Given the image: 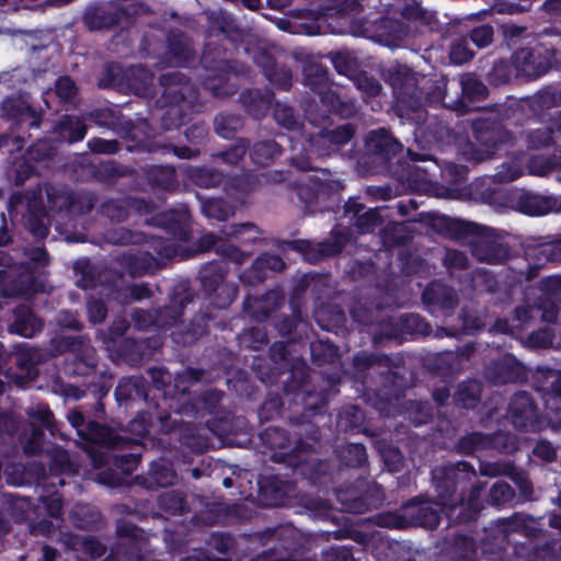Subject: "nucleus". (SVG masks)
Masks as SVG:
<instances>
[{
  "instance_id": "obj_58",
  "label": "nucleus",
  "mask_w": 561,
  "mask_h": 561,
  "mask_svg": "<svg viewBox=\"0 0 561 561\" xmlns=\"http://www.w3.org/2000/svg\"><path fill=\"white\" fill-rule=\"evenodd\" d=\"M261 495L265 505L277 506L284 502L286 491L278 481L266 479L261 484Z\"/></svg>"
},
{
  "instance_id": "obj_30",
  "label": "nucleus",
  "mask_w": 561,
  "mask_h": 561,
  "mask_svg": "<svg viewBox=\"0 0 561 561\" xmlns=\"http://www.w3.org/2000/svg\"><path fill=\"white\" fill-rule=\"evenodd\" d=\"M43 329V321L36 317L32 309L25 305L13 310V319L9 324V332L23 337H32Z\"/></svg>"
},
{
  "instance_id": "obj_36",
  "label": "nucleus",
  "mask_w": 561,
  "mask_h": 561,
  "mask_svg": "<svg viewBox=\"0 0 561 561\" xmlns=\"http://www.w3.org/2000/svg\"><path fill=\"white\" fill-rule=\"evenodd\" d=\"M438 87L444 90L443 105L454 111L466 112L468 104L465 102L459 79L448 80L445 77L438 79Z\"/></svg>"
},
{
  "instance_id": "obj_49",
  "label": "nucleus",
  "mask_w": 561,
  "mask_h": 561,
  "mask_svg": "<svg viewBox=\"0 0 561 561\" xmlns=\"http://www.w3.org/2000/svg\"><path fill=\"white\" fill-rule=\"evenodd\" d=\"M243 127V119L240 115L219 113L214 118V129L222 138H230Z\"/></svg>"
},
{
  "instance_id": "obj_40",
  "label": "nucleus",
  "mask_w": 561,
  "mask_h": 561,
  "mask_svg": "<svg viewBox=\"0 0 561 561\" xmlns=\"http://www.w3.org/2000/svg\"><path fill=\"white\" fill-rule=\"evenodd\" d=\"M118 402L146 398V386L142 377L122 378L115 389Z\"/></svg>"
},
{
  "instance_id": "obj_47",
  "label": "nucleus",
  "mask_w": 561,
  "mask_h": 561,
  "mask_svg": "<svg viewBox=\"0 0 561 561\" xmlns=\"http://www.w3.org/2000/svg\"><path fill=\"white\" fill-rule=\"evenodd\" d=\"M280 152V146L275 140H261L253 145L250 157L255 164L268 165Z\"/></svg>"
},
{
  "instance_id": "obj_41",
  "label": "nucleus",
  "mask_w": 561,
  "mask_h": 561,
  "mask_svg": "<svg viewBox=\"0 0 561 561\" xmlns=\"http://www.w3.org/2000/svg\"><path fill=\"white\" fill-rule=\"evenodd\" d=\"M481 383L476 380H467L458 385L454 393V402L465 409H473L481 399Z\"/></svg>"
},
{
  "instance_id": "obj_57",
  "label": "nucleus",
  "mask_w": 561,
  "mask_h": 561,
  "mask_svg": "<svg viewBox=\"0 0 561 561\" xmlns=\"http://www.w3.org/2000/svg\"><path fill=\"white\" fill-rule=\"evenodd\" d=\"M279 296L277 293L272 291L266 295V301H272L270 306L263 305V301H260L256 298H248L244 301V309L247 312L253 314L254 317L259 318H266L268 313L276 309L279 305Z\"/></svg>"
},
{
  "instance_id": "obj_45",
  "label": "nucleus",
  "mask_w": 561,
  "mask_h": 561,
  "mask_svg": "<svg viewBox=\"0 0 561 561\" xmlns=\"http://www.w3.org/2000/svg\"><path fill=\"white\" fill-rule=\"evenodd\" d=\"M465 102L482 101L488 96L486 85L473 73H466L459 78Z\"/></svg>"
},
{
  "instance_id": "obj_56",
  "label": "nucleus",
  "mask_w": 561,
  "mask_h": 561,
  "mask_svg": "<svg viewBox=\"0 0 561 561\" xmlns=\"http://www.w3.org/2000/svg\"><path fill=\"white\" fill-rule=\"evenodd\" d=\"M310 354L314 364H333L337 359V348L330 342L316 341L310 344Z\"/></svg>"
},
{
  "instance_id": "obj_25",
  "label": "nucleus",
  "mask_w": 561,
  "mask_h": 561,
  "mask_svg": "<svg viewBox=\"0 0 561 561\" xmlns=\"http://www.w3.org/2000/svg\"><path fill=\"white\" fill-rule=\"evenodd\" d=\"M69 353L75 356L77 366L75 373L78 375H89L96 369L98 358L95 350L87 335L71 336Z\"/></svg>"
},
{
  "instance_id": "obj_32",
  "label": "nucleus",
  "mask_w": 561,
  "mask_h": 561,
  "mask_svg": "<svg viewBox=\"0 0 561 561\" xmlns=\"http://www.w3.org/2000/svg\"><path fill=\"white\" fill-rule=\"evenodd\" d=\"M517 209L531 216L557 211L558 198L533 193L522 194L516 202Z\"/></svg>"
},
{
  "instance_id": "obj_59",
  "label": "nucleus",
  "mask_w": 561,
  "mask_h": 561,
  "mask_svg": "<svg viewBox=\"0 0 561 561\" xmlns=\"http://www.w3.org/2000/svg\"><path fill=\"white\" fill-rule=\"evenodd\" d=\"M159 505L161 510L172 515H181L186 511V502L183 494L174 490L160 494Z\"/></svg>"
},
{
  "instance_id": "obj_15",
  "label": "nucleus",
  "mask_w": 561,
  "mask_h": 561,
  "mask_svg": "<svg viewBox=\"0 0 561 561\" xmlns=\"http://www.w3.org/2000/svg\"><path fill=\"white\" fill-rule=\"evenodd\" d=\"M348 241V237L342 231H332L330 236L318 243L309 240L287 241L286 244L304 254L305 259L311 263H317L330 256L339 254Z\"/></svg>"
},
{
  "instance_id": "obj_22",
  "label": "nucleus",
  "mask_w": 561,
  "mask_h": 561,
  "mask_svg": "<svg viewBox=\"0 0 561 561\" xmlns=\"http://www.w3.org/2000/svg\"><path fill=\"white\" fill-rule=\"evenodd\" d=\"M193 291L186 284H179L174 287L171 304L159 310L154 317V323L160 327L176 324L182 316L183 307L193 301Z\"/></svg>"
},
{
  "instance_id": "obj_38",
  "label": "nucleus",
  "mask_w": 561,
  "mask_h": 561,
  "mask_svg": "<svg viewBox=\"0 0 561 561\" xmlns=\"http://www.w3.org/2000/svg\"><path fill=\"white\" fill-rule=\"evenodd\" d=\"M321 176H314L312 182L316 187H311L308 184L300 185L298 188V197L306 204H313L318 201L321 194H324L327 190H333L339 186L337 183L329 179L330 172L328 170L320 171Z\"/></svg>"
},
{
  "instance_id": "obj_37",
  "label": "nucleus",
  "mask_w": 561,
  "mask_h": 561,
  "mask_svg": "<svg viewBox=\"0 0 561 561\" xmlns=\"http://www.w3.org/2000/svg\"><path fill=\"white\" fill-rule=\"evenodd\" d=\"M383 500L381 486L377 483H373L364 495L357 497H346L343 500L344 508L354 514H362L369 508V506H376Z\"/></svg>"
},
{
  "instance_id": "obj_16",
  "label": "nucleus",
  "mask_w": 561,
  "mask_h": 561,
  "mask_svg": "<svg viewBox=\"0 0 561 561\" xmlns=\"http://www.w3.org/2000/svg\"><path fill=\"white\" fill-rule=\"evenodd\" d=\"M0 116L18 124H26L30 129H38L42 113L31 103L28 94H16L0 102Z\"/></svg>"
},
{
  "instance_id": "obj_42",
  "label": "nucleus",
  "mask_w": 561,
  "mask_h": 561,
  "mask_svg": "<svg viewBox=\"0 0 561 561\" xmlns=\"http://www.w3.org/2000/svg\"><path fill=\"white\" fill-rule=\"evenodd\" d=\"M28 419V427H43L54 434L56 422L51 410L43 403L33 404L25 409Z\"/></svg>"
},
{
  "instance_id": "obj_4",
  "label": "nucleus",
  "mask_w": 561,
  "mask_h": 561,
  "mask_svg": "<svg viewBox=\"0 0 561 561\" xmlns=\"http://www.w3.org/2000/svg\"><path fill=\"white\" fill-rule=\"evenodd\" d=\"M178 253L176 245L170 240L152 238L147 250L124 252L117 256L119 266L131 277L154 273L164 262Z\"/></svg>"
},
{
  "instance_id": "obj_6",
  "label": "nucleus",
  "mask_w": 561,
  "mask_h": 561,
  "mask_svg": "<svg viewBox=\"0 0 561 561\" xmlns=\"http://www.w3.org/2000/svg\"><path fill=\"white\" fill-rule=\"evenodd\" d=\"M67 419L72 427L76 428L77 435L90 454H92L90 447L93 446L106 449H123L133 443V439L123 436L119 432L105 424L93 420L87 421L78 410L69 411Z\"/></svg>"
},
{
  "instance_id": "obj_14",
  "label": "nucleus",
  "mask_w": 561,
  "mask_h": 561,
  "mask_svg": "<svg viewBox=\"0 0 561 561\" xmlns=\"http://www.w3.org/2000/svg\"><path fill=\"white\" fill-rule=\"evenodd\" d=\"M472 137L463 154L469 161L482 162L493 156L500 140L499 127L488 119H476L472 123Z\"/></svg>"
},
{
  "instance_id": "obj_7",
  "label": "nucleus",
  "mask_w": 561,
  "mask_h": 561,
  "mask_svg": "<svg viewBox=\"0 0 561 561\" xmlns=\"http://www.w3.org/2000/svg\"><path fill=\"white\" fill-rule=\"evenodd\" d=\"M296 60L302 64L304 84L309 87L327 106L324 114L331 110H337L339 96L330 90L329 71L318 58L304 51H294Z\"/></svg>"
},
{
  "instance_id": "obj_34",
  "label": "nucleus",
  "mask_w": 561,
  "mask_h": 561,
  "mask_svg": "<svg viewBox=\"0 0 561 561\" xmlns=\"http://www.w3.org/2000/svg\"><path fill=\"white\" fill-rule=\"evenodd\" d=\"M168 54L171 61L184 65L194 57V49L188 37L180 31H172L168 35Z\"/></svg>"
},
{
  "instance_id": "obj_21",
  "label": "nucleus",
  "mask_w": 561,
  "mask_h": 561,
  "mask_svg": "<svg viewBox=\"0 0 561 561\" xmlns=\"http://www.w3.org/2000/svg\"><path fill=\"white\" fill-rule=\"evenodd\" d=\"M119 542L113 554V561H141L144 540L140 538V529L126 525L118 528Z\"/></svg>"
},
{
  "instance_id": "obj_28",
  "label": "nucleus",
  "mask_w": 561,
  "mask_h": 561,
  "mask_svg": "<svg viewBox=\"0 0 561 561\" xmlns=\"http://www.w3.org/2000/svg\"><path fill=\"white\" fill-rule=\"evenodd\" d=\"M366 148L369 153L377 156L382 161H387L401 151L402 144L388 130L381 128L369 133Z\"/></svg>"
},
{
  "instance_id": "obj_3",
  "label": "nucleus",
  "mask_w": 561,
  "mask_h": 561,
  "mask_svg": "<svg viewBox=\"0 0 561 561\" xmlns=\"http://www.w3.org/2000/svg\"><path fill=\"white\" fill-rule=\"evenodd\" d=\"M383 78L393 89L401 116L409 115V111L415 112V119L424 118L425 112V84L424 77L419 79L408 68L388 69Z\"/></svg>"
},
{
  "instance_id": "obj_20",
  "label": "nucleus",
  "mask_w": 561,
  "mask_h": 561,
  "mask_svg": "<svg viewBox=\"0 0 561 561\" xmlns=\"http://www.w3.org/2000/svg\"><path fill=\"white\" fill-rule=\"evenodd\" d=\"M508 416L516 428L529 431L538 421V413L530 396L520 391L513 396L508 407Z\"/></svg>"
},
{
  "instance_id": "obj_53",
  "label": "nucleus",
  "mask_w": 561,
  "mask_h": 561,
  "mask_svg": "<svg viewBox=\"0 0 561 561\" xmlns=\"http://www.w3.org/2000/svg\"><path fill=\"white\" fill-rule=\"evenodd\" d=\"M202 211L208 218L225 221L234 215V207L221 198H209L202 203Z\"/></svg>"
},
{
  "instance_id": "obj_2",
  "label": "nucleus",
  "mask_w": 561,
  "mask_h": 561,
  "mask_svg": "<svg viewBox=\"0 0 561 561\" xmlns=\"http://www.w3.org/2000/svg\"><path fill=\"white\" fill-rule=\"evenodd\" d=\"M477 477L474 467L468 461L436 467L432 471V478L440 505L447 510L455 500L462 502L465 490Z\"/></svg>"
},
{
  "instance_id": "obj_52",
  "label": "nucleus",
  "mask_w": 561,
  "mask_h": 561,
  "mask_svg": "<svg viewBox=\"0 0 561 561\" xmlns=\"http://www.w3.org/2000/svg\"><path fill=\"white\" fill-rule=\"evenodd\" d=\"M535 111H543L561 105V87H546L530 99Z\"/></svg>"
},
{
  "instance_id": "obj_5",
  "label": "nucleus",
  "mask_w": 561,
  "mask_h": 561,
  "mask_svg": "<svg viewBox=\"0 0 561 561\" xmlns=\"http://www.w3.org/2000/svg\"><path fill=\"white\" fill-rule=\"evenodd\" d=\"M201 62L207 75L204 78L205 88L216 98H226L237 91V87L229 82L231 75H244L247 67L236 60H229L220 56L211 44L206 46Z\"/></svg>"
},
{
  "instance_id": "obj_54",
  "label": "nucleus",
  "mask_w": 561,
  "mask_h": 561,
  "mask_svg": "<svg viewBox=\"0 0 561 561\" xmlns=\"http://www.w3.org/2000/svg\"><path fill=\"white\" fill-rule=\"evenodd\" d=\"M45 434L39 427L25 430L21 435V445L24 454L35 456L44 450Z\"/></svg>"
},
{
  "instance_id": "obj_61",
  "label": "nucleus",
  "mask_w": 561,
  "mask_h": 561,
  "mask_svg": "<svg viewBox=\"0 0 561 561\" xmlns=\"http://www.w3.org/2000/svg\"><path fill=\"white\" fill-rule=\"evenodd\" d=\"M50 470L56 473L75 474L78 471V467L71 461L68 451L54 447L50 453Z\"/></svg>"
},
{
  "instance_id": "obj_17",
  "label": "nucleus",
  "mask_w": 561,
  "mask_h": 561,
  "mask_svg": "<svg viewBox=\"0 0 561 561\" xmlns=\"http://www.w3.org/2000/svg\"><path fill=\"white\" fill-rule=\"evenodd\" d=\"M485 482L474 479L465 490L462 502L454 501L446 510L449 520L455 524L468 523L476 519L483 508L480 500L481 493L485 488Z\"/></svg>"
},
{
  "instance_id": "obj_9",
  "label": "nucleus",
  "mask_w": 561,
  "mask_h": 561,
  "mask_svg": "<svg viewBox=\"0 0 561 561\" xmlns=\"http://www.w3.org/2000/svg\"><path fill=\"white\" fill-rule=\"evenodd\" d=\"M152 73L142 65L124 69L118 64L108 65L99 81L101 88L117 90H130L135 94H141L152 84Z\"/></svg>"
},
{
  "instance_id": "obj_55",
  "label": "nucleus",
  "mask_w": 561,
  "mask_h": 561,
  "mask_svg": "<svg viewBox=\"0 0 561 561\" xmlns=\"http://www.w3.org/2000/svg\"><path fill=\"white\" fill-rule=\"evenodd\" d=\"M336 454L342 463L348 467H359L366 459V449L362 444H347L336 449Z\"/></svg>"
},
{
  "instance_id": "obj_13",
  "label": "nucleus",
  "mask_w": 561,
  "mask_h": 561,
  "mask_svg": "<svg viewBox=\"0 0 561 561\" xmlns=\"http://www.w3.org/2000/svg\"><path fill=\"white\" fill-rule=\"evenodd\" d=\"M469 245L472 256L480 263L503 264L512 256L510 245L499 233L490 229L473 237Z\"/></svg>"
},
{
  "instance_id": "obj_35",
  "label": "nucleus",
  "mask_w": 561,
  "mask_h": 561,
  "mask_svg": "<svg viewBox=\"0 0 561 561\" xmlns=\"http://www.w3.org/2000/svg\"><path fill=\"white\" fill-rule=\"evenodd\" d=\"M47 360L46 353L43 350L32 347L27 344L22 345L15 354V363L25 377L32 379L37 375L36 365Z\"/></svg>"
},
{
  "instance_id": "obj_10",
  "label": "nucleus",
  "mask_w": 561,
  "mask_h": 561,
  "mask_svg": "<svg viewBox=\"0 0 561 561\" xmlns=\"http://www.w3.org/2000/svg\"><path fill=\"white\" fill-rule=\"evenodd\" d=\"M137 11V5L133 2L91 4L85 8L82 22L90 31H104L129 22Z\"/></svg>"
},
{
  "instance_id": "obj_50",
  "label": "nucleus",
  "mask_w": 561,
  "mask_h": 561,
  "mask_svg": "<svg viewBox=\"0 0 561 561\" xmlns=\"http://www.w3.org/2000/svg\"><path fill=\"white\" fill-rule=\"evenodd\" d=\"M58 129L60 136L69 142L79 141L83 139L87 133V126L77 116H64L59 124Z\"/></svg>"
},
{
  "instance_id": "obj_43",
  "label": "nucleus",
  "mask_w": 561,
  "mask_h": 561,
  "mask_svg": "<svg viewBox=\"0 0 561 561\" xmlns=\"http://www.w3.org/2000/svg\"><path fill=\"white\" fill-rule=\"evenodd\" d=\"M240 101L249 114L260 117L270 107L272 95L263 94L259 90H247L241 93Z\"/></svg>"
},
{
  "instance_id": "obj_33",
  "label": "nucleus",
  "mask_w": 561,
  "mask_h": 561,
  "mask_svg": "<svg viewBox=\"0 0 561 561\" xmlns=\"http://www.w3.org/2000/svg\"><path fill=\"white\" fill-rule=\"evenodd\" d=\"M561 138V113L551 119L550 125L541 126L527 134V142L531 149H540L551 144L558 145Z\"/></svg>"
},
{
  "instance_id": "obj_8",
  "label": "nucleus",
  "mask_w": 561,
  "mask_h": 561,
  "mask_svg": "<svg viewBox=\"0 0 561 561\" xmlns=\"http://www.w3.org/2000/svg\"><path fill=\"white\" fill-rule=\"evenodd\" d=\"M353 364L359 374L378 375L398 388L404 386L405 368L402 366L400 356L389 357L377 353L359 352L354 355Z\"/></svg>"
},
{
  "instance_id": "obj_39",
  "label": "nucleus",
  "mask_w": 561,
  "mask_h": 561,
  "mask_svg": "<svg viewBox=\"0 0 561 561\" xmlns=\"http://www.w3.org/2000/svg\"><path fill=\"white\" fill-rule=\"evenodd\" d=\"M325 57L331 60L339 75L352 79L359 71L360 64L354 51L340 49L330 51Z\"/></svg>"
},
{
  "instance_id": "obj_44",
  "label": "nucleus",
  "mask_w": 561,
  "mask_h": 561,
  "mask_svg": "<svg viewBox=\"0 0 561 561\" xmlns=\"http://www.w3.org/2000/svg\"><path fill=\"white\" fill-rule=\"evenodd\" d=\"M490 442L489 434L471 432L459 438L456 449L463 455H473L479 451L490 450Z\"/></svg>"
},
{
  "instance_id": "obj_26",
  "label": "nucleus",
  "mask_w": 561,
  "mask_h": 561,
  "mask_svg": "<svg viewBox=\"0 0 561 561\" xmlns=\"http://www.w3.org/2000/svg\"><path fill=\"white\" fill-rule=\"evenodd\" d=\"M409 527L434 528L440 519V510L428 501L412 500L405 504Z\"/></svg>"
},
{
  "instance_id": "obj_63",
  "label": "nucleus",
  "mask_w": 561,
  "mask_h": 561,
  "mask_svg": "<svg viewBox=\"0 0 561 561\" xmlns=\"http://www.w3.org/2000/svg\"><path fill=\"white\" fill-rule=\"evenodd\" d=\"M442 262L451 275L469 268L470 265L467 254L456 249H446Z\"/></svg>"
},
{
  "instance_id": "obj_48",
  "label": "nucleus",
  "mask_w": 561,
  "mask_h": 561,
  "mask_svg": "<svg viewBox=\"0 0 561 561\" xmlns=\"http://www.w3.org/2000/svg\"><path fill=\"white\" fill-rule=\"evenodd\" d=\"M147 179L152 186L164 191L173 190L176 185L173 167H150L147 170Z\"/></svg>"
},
{
  "instance_id": "obj_46",
  "label": "nucleus",
  "mask_w": 561,
  "mask_h": 561,
  "mask_svg": "<svg viewBox=\"0 0 561 561\" xmlns=\"http://www.w3.org/2000/svg\"><path fill=\"white\" fill-rule=\"evenodd\" d=\"M190 219V211L186 207H180L167 213L160 214L156 218L159 226H163L173 233L182 234Z\"/></svg>"
},
{
  "instance_id": "obj_27",
  "label": "nucleus",
  "mask_w": 561,
  "mask_h": 561,
  "mask_svg": "<svg viewBox=\"0 0 561 561\" xmlns=\"http://www.w3.org/2000/svg\"><path fill=\"white\" fill-rule=\"evenodd\" d=\"M474 344L467 343L456 352L439 353L434 363L435 369L442 375L457 374L463 370L466 364L474 353Z\"/></svg>"
},
{
  "instance_id": "obj_24",
  "label": "nucleus",
  "mask_w": 561,
  "mask_h": 561,
  "mask_svg": "<svg viewBox=\"0 0 561 561\" xmlns=\"http://www.w3.org/2000/svg\"><path fill=\"white\" fill-rule=\"evenodd\" d=\"M524 376V368L512 355L491 362L485 368V377L494 385L515 382Z\"/></svg>"
},
{
  "instance_id": "obj_51",
  "label": "nucleus",
  "mask_w": 561,
  "mask_h": 561,
  "mask_svg": "<svg viewBox=\"0 0 561 561\" xmlns=\"http://www.w3.org/2000/svg\"><path fill=\"white\" fill-rule=\"evenodd\" d=\"M558 168H561V150L558 156L554 154L550 158L531 156L527 161L529 173L537 176H546Z\"/></svg>"
},
{
  "instance_id": "obj_18",
  "label": "nucleus",
  "mask_w": 561,
  "mask_h": 561,
  "mask_svg": "<svg viewBox=\"0 0 561 561\" xmlns=\"http://www.w3.org/2000/svg\"><path fill=\"white\" fill-rule=\"evenodd\" d=\"M422 300L431 312L444 314H449L459 302L456 290L440 282L431 283L424 289Z\"/></svg>"
},
{
  "instance_id": "obj_11",
  "label": "nucleus",
  "mask_w": 561,
  "mask_h": 561,
  "mask_svg": "<svg viewBox=\"0 0 561 561\" xmlns=\"http://www.w3.org/2000/svg\"><path fill=\"white\" fill-rule=\"evenodd\" d=\"M26 203V213L23 216L24 226L36 238H45L48 233L49 218L42 202V191L33 190L25 194H13L9 202L10 211L18 205Z\"/></svg>"
},
{
  "instance_id": "obj_1",
  "label": "nucleus",
  "mask_w": 561,
  "mask_h": 561,
  "mask_svg": "<svg viewBox=\"0 0 561 561\" xmlns=\"http://www.w3.org/2000/svg\"><path fill=\"white\" fill-rule=\"evenodd\" d=\"M163 92L159 102L164 107L160 117L164 129L176 128L184 118L201 107L196 87L180 71H172L160 77Z\"/></svg>"
},
{
  "instance_id": "obj_19",
  "label": "nucleus",
  "mask_w": 561,
  "mask_h": 561,
  "mask_svg": "<svg viewBox=\"0 0 561 561\" xmlns=\"http://www.w3.org/2000/svg\"><path fill=\"white\" fill-rule=\"evenodd\" d=\"M513 65L517 75L534 79L546 73L550 64L542 53L535 48H520L513 56Z\"/></svg>"
},
{
  "instance_id": "obj_29",
  "label": "nucleus",
  "mask_w": 561,
  "mask_h": 561,
  "mask_svg": "<svg viewBox=\"0 0 561 561\" xmlns=\"http://www.w3.org/2000/svg\"><path fill=\"white\" fill-rule=\"evenodd\" d=\"M160 345L161 341L156 336L141 340L128 337L121 343L119 354L127 363L136 365L144 358L150 356Z\"/></svg>"
},
{
  "instance_id": "obj_64",
  "label": "nucleus",
  "mask_w": 561,
  "mask_h": 561,
  "mask_svg": "<svg viewBox=\"0 0 561 561\" xmlns=\"http://www.w3.org/2000/svg\"><path fill=\"white\" fill-rule=\"evenodd\" d=\"M191 179L197 186L209 188L220 185L224 176L220 172L214 169L197 168L192 170Z\"/></svg>"
},
{
  "instance_id": "obj_62",
  "label": "nucleus",
  "mask_w": 561,
  "mask_h": 561,
  "mask_svg": "<svg viewBox=\"0 0 561 561\" xmlns=\"http://www.w3.org/2000/svg\"><path fill=\"white\" fill-rule=\"evenodd\" d=\"M45 192L47 196L48 206L53 210L61 211L64 209H68L73 204L72 195L61 188L55 187L53 185H46Z\"/></svg>"
},
{
  "instance_id": "obj_23",
  "label": "nucleus",
  "mask_w": 561,
  "mask_h": 561,
  "mask_svg": "<svg viewBox=\"0 0 561 561\" xmlns=\"http://www.w3.org/2000/svg\"><path fill=\"white\" fill-rule=\"evenodd\" d=\"M354 135L350 124L340 125L332 129H322L313 138V146L320 156H330L347 144Z\"/></svg>"
},
{
  "instance_id": "obj_31",
  "label": "nucleus",
  "mask_w": 561,
  "mask_h": 561,
  "mask_svg": "<svg viewBox=\"0 0 561 561\" xmlns=\"http://www.w3.org/2000/svg\"><path fill=\"white\" fill-rule=\"evenodd\" d=\"M345 214L350 216V220L357 228L359 233L370 232L381 222L377 209L370 208L365 210V206L363 204L353 199H350L345 204Z\"/></svg>"
},
{
  "instance_id": "obj_60",
  "label": "nucleus",
  "mask_w": 561,
  "mask_h": 561,
  "mask_svg": "<svg viewBox=\"0 0 561 561\" xmlns=\"http://www.w3.org/2000/svg\"><path fill=\"white\" fill-rule=\"evenodd\" d=\"M364 419L363 411L355 405H351L340 412L336 424L341 431L348 432L358 428L363 424Z\"/></svg>"
},
{
  "instance_id": "obj_12",
  "label": "nucleus",
  "mask_w": 561,
  "mask_h": 561,
  "mask_svg": "<svg viewBox=\"0 0 561 561\" xmlns=\"http://www.w3.org/2000/svg\"><path fill=\"white\" fill-rule=\"evenodd\" d=\"M226 270L216 262L205 264L199 271V280L204 290L211 296L213 304L220 308H227L237 297V288L233 284L225 282Z\"/></svg>"
}]
</instances>
